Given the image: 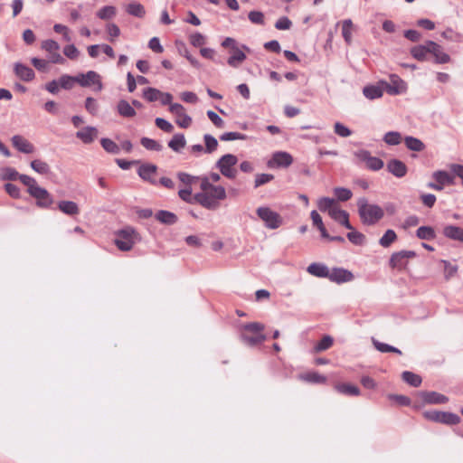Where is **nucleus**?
<instances>
[{"label": "nucleus", "instance_id": "obj_6", "mask_svg": "<svg viewBox=\"0 0 463 463\" xmlns=\"http://www.w3.org/2000/svg\"><path fill=\"white\" fill-rule=\"evenodd\" d=\"M41 48L48 53V59L53 64H64L66 60L59 52L60 44L54 40H44L42 42Z\"/></svg>", "mask_w": 463, "mask_h": 463}, {"label": "nucleus", "instance_id": "obj_23", "mask_svg": "<svg viewBox=\"0 0 463 463\" xmlns=\"http://www.w3.org/2000/svg\"><path fill=\"white\" fill-rule=\"evenodd\" d=\"M433 179L439 183L441 186H445L448 184H454V175H450L447 171H436L432 175Z\"/></svg>", "mask_w": 463, "mask_h": 463}, {"label": "nucleus", "instance_id": "obj_56", "mask_svg": "<svg viewBox=\"0 0 463 463\" xmlns=\"http://www.w3.org/2000/svg\"><path fill=\"white\" fill-rule=\"evenodd\" d=\"M222 141L246 140L247 136L239 132H226L220 136Z\"/></svg>", "mask_w": 463, "mask_h": 463}, {"label": "nucleus", "instance_id": "obj_51", "mask_svg": "<svg viewBox=\"0 0 463 463\" xmlns=\"http://www.w3.org/2000/svg\"><path fill=\"white\" fill-rule=\"evenodd\" d=\"M161 96V90L148 87L143 90V97L149 102H154L159 99Z\"/></svg>", "mask_w": 463, "mask_h": 463}, {"label": "nucleus", "instance_id": "obj_33", "mask_svg": "<svg viewBox=\"0 0 463 463\" xmlns=\"http://www.w3.org/2000/svg\"><path fill=\"white\" fill-rule=\"evenodd\" d=\"M402 380L411 386L418 387L420 385L422 380L419 374H416L410 371H404L402 373Z\"/></svg>", "mask_w": 463, "mask_h": 463}, {"label": "nucleus", "instance_id": "obj_60", "mask_svg": "<svg viewBox=\"0 0 463 463\" xmlns=\"http://www.w3.org/2000/svg\"><path fill=\"white\" fill-rule=\"evenodd\" d=\"M177 177L180 180L181 183H183L186 187H191V184L199 180V176H194L187 173L180 172L177 174Z\"/></svg>", "mask_w": 463, "mask_h": 463}, {"label": "nucleus", "instance_id": "obj_5", "mask_svg": "<svg viewBox=\"0 0 463 463\" xmlns=\"http://www.w3.org/2000/svg\"><path fill=\"white\" fill-rule=\"evenodd\" d=\"M256 213L269 229H277L282 223L280 215L269 207H259Z\"/></svg>", "mask_w": 463, "mask_h": 463}, {"label": "nucleus", "instance_id": "obj_41", "mask_svg": "<svg viewBox=\"0 0 463 463\" xmlns=\"http://www.w3.org/2000/svg\"><path fill=\"white\" fill-rule=\"evenodd\" d=\"M100 144L104 150H106L108 153L118 155L120 152V146L109 138H101Z\"/></svg>", "mask_w": 463, "mask_h": 463}, {"label": "nucleus", "instance_id": "obj_21", "mask_svg": "<svg viewBox=\"0 0 463 463\" xmlns=\"http://www.w3.org/2000/svg\"><path fill=\"white\" fill-rule=\"evenodd\" d=\"M117 111L121 117L127 118H134L137 114L135 109L131 106V104L125 99H120L118 102Z\"/></svg>", "mask_w": 463, "mask_h": 463}, {"label": "nucleus", "instance_id": "obj_2", "mask_svg": "<svg viewBox=\"0 0 463 463\" xmlns=\"http://www.w3.org/2000/svg\"><path fill=\"white\" fill-rule=\"evenodd\" d=\"M22 183L27 186V192L31 196L36 199V204L41 208H48L52 203V197L50 193L38 185L36 180L31 176H22Z\"/></svg>", "mask_w": 463, "mask_h": 463}, {"label": "nucleus", "instance_id": "obj_17", "mask_svg": "<svg viewBox=\"0 0 463 463\" xmlns=\"http://www.w3.org/2000/svg\"><path fill=\"white\" fill-rule=\"evenodd\" d=\"M194 201L208 210H216L220 206L217 200L210 197L204 193H197L194 194Z\"/></svg>", "mask_w": 463, "mask_h": 463}, {"label": "nucleus", "instance_id": "obj_10", "mask_svg": "<svg viewBox=\"0 0 463 463\" xmlns=\"http://www.w3.org/2000/svg\"><path fill=\"white\" fill-rule=\"evenodd\" d=\"M157 171V166L154 164L145 163L142 164L138 170L137 174L141 179L150 183L151 184H156L157 181L155 178V175Z\"/></svg>", "mask_w": 463, "mask_h": 463}, {"label": "nucleus", "instance_id": "obj_59", "mask_svg": "<svg viewBox=\"0 0 463 463\" xmlns=\"http://www.w3.org/2000/svg\"><path fill=\"white\" fill-rule=\"evenodd\" d=\"M106 32L109 34V42L113 43L120 35V29L116 24H108Z\"/></svg>", "mask_w": 463, "mask_h": 463}, {"label": "nucleus", "instance_id": "obj_37", "mask_svg": "<svg viewBox=\"0 0 463 463\" xmlns=\"http://www.w3.org/2000/svg\"><path fill=\"white\" fill-rule=\"evenodd\" d=\"M204 194H208L214 200H217L218 203L226 198V191L224 187L221 185H213V187H211L209 191L205 192Z\"/></svg>", "mask_w": 463, "mask_h": 463}, {"label": "nucleus", "instance_id": "obj_22", "mask_svg": "<svg viewBox=\"0 0 463 463\" xmlns=\"http://www.w3.org/2000/svg\"><path fill=\"white\" fill-rule=\"evenodd\" d=\"M443 235L450 240L462 241L463 229L456 225H447L443 229Z\"/></svg>", "mask_w": 463, "mask_h": 463}, {"label": "nucleus", "instance_id": "obj_53", "mask_svg": "<svg viewBox=\"0 0 463 463\" xmlns=\"http://www.w3.org/2000/svg\"><path fill=\"white\" fill-rule=\"evenodd\" d=\"M347 239L354 245H363L365 241V236L355 230H350L347 233Z\"/></svg>", "mask_w": 463, "mask_h": 463}, {"label": "nucleus", "instance_id": "obj_20", "mask_svg": "<svg viewBox=\"0 0 463 463\" xmlns=\"http://www.w3.org/2000/svg\"><path fill=\"white\" fill-rule=\"evenodd\" d=\"M307 271L315 277L328 279L330 269L323 263L313 262L307 267Z\"/></svg>", "mask_w": 463, "mask_h": 463}, {"label": "nucleus", "instance_id": "obj_48", "mask_svg": "<svg viewBox=\"0 0 463 463\" xmlns=\"http://www.w3.org/2000/svg\"><path fill=\"white\" fill-rule=\"evenodd\" d=\"M203 140L205 144V153L206 154H212L214 152L218 147V140L210 134H205L203 136Z\"/></svg>", "mask_w": 463, "mask_h": 463}, {"label": "nucleus", "instance_id": "obj_32", "mask_svg": "<svg viewBox=\"0 0 463 463\" xmlns=\"http://www.w3.org/2000/svg\"><path fill=\"white\" fill-rule=\"evenodd\" d=\"M317 207L321 212H327L330 215L331 211L335 210L338 206L336 205L335 199L322 197L317 202Z\"/></svg>", "mask_w": 463, "mask_h": 463}, {"label": "nucleus", "instance_id": "obj_14", "mask_svg": "<svg viewBox=\"0 0 463 463\" xmlns=\"http://www.w3.org/2000/svg\"><path fill=\"white\" fill-rule=\"evenodd\" d=\"M12 144L18 151L24 154H32L34 151L33 144L19 135H15L12 137Z\"/></svg>", "mask_w": 463, "mask_h": 463}, {"label": "nucleus", "instance_id": "obj_50", "mask_svg": "<svg viewBox=\"0 0 463 463\" xmlns=\"http://www.w3.org/2000/svg\"><path fill=\"white\" fill-rule=\"evenodd\" d=\"M383 141L390 146H396L402 142V135L397 131H389L383 137Z\"/></svg>", "mask_w": 463, "mask_h": 463}, {"label": "nucleus", "instance_id": "obj_34", "mask_svg": "<svg viewBox=\"0 0 463 463\" xmlns=\"http://www.w3.org/2000/svg\"><path fill=\"white\" fill-rule=\"evenodd\" d=\"M430 47L428 46V42L424 44L417 45L411 48V54L413 58L418 61H423L426 58L427 53H429Z\"/></svg>", "mask_w": 463, "mask_h": 463}, {"label": "nucleus", "instance_id": "obj_55", "mask_svg": "<svg viewBox=\"0 0 463 463\" xmlns=\"http://www.w3.org/2000/svg\"><path fill=\"white\" fill-rule=\"evenodd\" d=\"M443 266H444V277L447 280L450 279L451 278L455 277L458 267L457 265L451 264L448 260H441Z\"/></svg>", "mask_w": 463, "mask_h": 463}, {"label": "nucleus", "instance_id": "obj_7", "mask_svg": "<svg viewBox=\"0 0 463 463\" xmlns=\"http://www.w3.org/2000/svg\"><path fill=\"white\" fill-rule=\"evenodd\" d=\"M77 83L81 87L87 88L90 85H95V90L100 91L103 89L100 76L94 71H89L86 73H80L77 75Z\"/></svg>", "mask_w": 463, "mask_h": 463}, {"label": "nucleus", "instance_id": "obj_29", "mask_svg": "<svg viewBox=\"0 0 463 463\" xmlns=\"http://www.w3.org/2000/svg\"><path fill=\"white\" fill-rule=\"evenodd\" d=\"M406 147L414 152H420L425 149L424 143L417 137L407 136L404 138Z\"/></svg>", "mask_w": 463, "mask_h": 463}, {"label": "nucleus", "instance_id": "obj_26", "mask_svg": "<svg viewBox=\"0 0 463 463\" xmlns=\"http://www.w3.org/2000/svg\"><path fill=\"white\" fill-rule=\"evenodd\" d=\"M22 176H27V175L19 174L13 167L6 166V167L1 168V170H0V177L2 180L15 181V180L19 179L22 182Z\"/></svg>", "mask_w": 463, "mask_h": 463}, {"label": "nucleus", "instance_id": "obj_44", "mask_svg": "<svg viewBox=\"0 0 463 463\" xmlns=\"http://www.w3.org/2000/svg\"><path fill=\"white\" fill-rule=\"evenodd\" d=\"M140 143L146 149L150 151L158 152L163 149V146L158 141L149 137H142Z\"/></svg>", "mask_w": 463, "mask_h": 463}, {"label": "nucleus", "instance_id": "obj_62", "mask_svg": "<svg viewBox=\"0 0 463 463\" xmlns=\"http://www.w3.org/2000/svg\"><path fill=\"white\" fill-rule=\"evenodd\" d=\"M243 330L253 333L255 335L261 334L264 329V325L259 322H252L243 325Z\"/></svg>", "mask_w": 463, "mask_h": 463}, {"label": "nucleus", "instance_id": "obj_36", "mask_svg": "<svg viewBox=\"0 0 463 463\" xmlns=\"http://www.w3.org/2000/svg\"><path fill=\"white\" fill-rule=\"evenodd\" d=\"M77 76H71L69 74H63L58 79L60 88L66 90H71L77 83Z\"/></svg>", "mask_w": 463, "mask_h": 463}, {"label": "nucleus", "instance_id": "obj_61", "mask_svg": "<svg viewBox=\"0 0 463 463\" xmlns=\"http://www.w3.org/2000/svg\"><path fill=\"white\" fill-rule=\"evenodd\" d=\"M248 18L254 24L263 25L265 24L264 14L260 11H250Z\"/></svg>", "mask_w": 463, "mask_h": 463}, {"label": "nucleus", "instance_id": "obj_16", "mask_svg": "<svg viewBox=\"0 0 463 463\" xmlns=\"http://www.w3.org/2000/svg\"><path fill=\"white\" fill-rule=\"evenodd\" d=\"M98 136V129L94 127H85L76 132V137L80 139L84 144L92 143Z\"/></svg>", "mask_w": 463, "mask_h": 463}, {"label": "nucleus", "instance_id": "obj_11", "mask_svg": "<svg viewBox=\"0 0 463 463\" xmlns=\"http://www.w3.org/2000/svg\"><path fill=\"white\" fill-rule=\"evenodd\" d=\"M243 50L250 51V48L246 45H241V47L233 48L232 51H231V55L228 58V64L231 67L238 68L245 60H246V54L244 53Z\"/></svg>", "mask_w": 463, "mask_h": 463}, {"label": "nucleus", "instance_id": "obj_35", "mask_svg": "<svg viewBox=\"0 0 463 463\" xmlns=\"http://www.w3.org/2000/svg\"><path fill=\"white\" fill-rule=\"evenodd\" d=\"M416 235L420 240L431 241L436 237L435 231L430 226H420L416 232Z\"/></svg>", "mask_w": 463, "mask_h": 463}, {"label": "nucleus", "instance_id": "obj_18", "mask_svg": "<svg viewBox=\"0 0 463 463\" xmlns=\"http://www.w3.org/2000/svg\"><path fill=\"white\" fill-rule=\"evenodd\" d=\"M14 72L17 77L24 81H31L35 76L33 69L20 62L14 64Z\"/></svg>", "mask_w": 463, "mask_h": 463}, {"label": "nucleus", "instance_id": "obj_1", "mask_svg": "<svg viewBox=\"0 0 463 463\" xmlns=\"http://www.w3.org/2000/svg\"><path fill=\"white\" fill-rule=\"evenodd\" d=\"M358 214L363 224L373 226L384 216L383 209L375 203H370L365 197L357 200Z\"/></svg>", "mask_w": 463, "mask_h": 463}, {"label": "nucleus", "instance_id": "obj_45", "mask_svg": "<svg viewBox=\"0 0 463 463\" xmlns=\"http://www.w3.org/2000/svg\"><path fill=\"white\" fill-rule=\"evenodd\" d=\"M241 338L248 345L253 346L264 342L266 340V335L263 334H259L253 336H250L243 333L241 334Z\"/></svg>", "mask_w": 463, "mask_h": 463}, {"label": "nucleus", "instance_id": "obj_57", "mask_svg": "<svg viewBox=\"0 0 463 463\" xmlns=\"http://www.w3.org/2000/svg\"><path fill=\"white\" fill-rule=\"evenodd\" d=\"M459 420L460 418L457 414L442 411V416L440 417L439 422L449 425H455L459 422Z\"/></svg>", "mask_w": 463, "mask_h": 463}, {"label": "nucleus", "instance_id": "obj_25", "mask_svg": "<svg viewBox=\"0 0 463 463\" xmlns=\"http://www.w3.org/2000/svg\"><path fill=\"white\" fill-rule=\"evenodd\" d=\"M58 208L61 212L67 215H77L80 213L79 206L72 201H61L58 203Z\"/></svg>", "mask_w": 463, "mask_h": 463}, {"label": "nucleus", "instance_id": "obj_64", "mask_svg": "<svg viewBox=\"0 0 463 463\" xmlns=\"http://www.w3.org/2000/svg\"><path fill=\"white\" fill-rule=\"evenodd\" d=\"M85 109L91 115H96L99 110V104L97 100L91 97H88L85 100Z\"/></svg>", "mask_w": 463, "mask_h": 463}, {"label": "nucleus", "instance_id": "obj_52", "mask_svg": "<svg viewBox=\"0 0 463 463\" xmlns=\"http://www.w3.org/2000/svg\"><path fill=\"white\" fill-rule=\"evenodd\" d=\"M63 54L68 59H70L71 61H75V60L79 59V57L80 55V52L73 43H71V44L64 46Z\"/></svg>", "mask_w": 463, "mask_h": 463}, {"label": "nucleus", "instance_id": "obj_46", "mask_svg": "<svg viewBox=\"0 0 463 463\" xmlns=\"http://www.w3.org/2000/svg\"><path fill=\"white\" fill-rule=\"evenodd\" d=\"M300 379L312 383H324L326 381V378L324 375L316 372L302 374L300 375Z\"/></svg>", "mask_w": 463, "mask_h": 463}, {"label": "nucleus", "instance_id": "obj_19", "mask_svg": "<svg viewBox=\"0 0 463 463\" xmlns=\"http://www.w3.org/2000/svg\"><path fill=\"white\" fill-rule=\"evenodd\" d=\"M335 222L345 226L348 230H353V226L349 222V214L347 212L337 207L335 210L331 211V214L329 215Z\"/></svg>", "mask_w": 463, "mask_h": 463}, {"label": "nucleus", "instance_id": "obj_13", "mask_svg": "<svg viewBox=\"0 0 463 463\" xmlns=\"http://www.w3.org/2000/svg\"><path fill=\"white\" fill-rule=\"evenodd\" d=\"M428 46L430 47L429 53H431L435 57L437 63L444 64L449 61V56L443 52L439 44L432 41H428Z\"/></svg>", "mask_w": 463, "mask_h": 463}, {"label": "nucleus", "instance_id": "obj_15", "mask_svg": "<svg viewBox=\"0 0 463 463\" xmlns=\"http://www.w3.org/2000/svg\"><path fill=\"white\" fill-rule=\"evenodd\" d=\"M387 169L396 177H403L407 174L406 165L399 159H392L387 164Z\"/></svg>", "mask_w": 463, "mask_h": 463}, {"label": "nucleus", "instance_id": "obj_9", "mask_svg": "<svg viewBox=\"0 0 463 463\" xmlns=\"http://www.w3.org/2000/svg\"><path fill=\"white\" fill-rule=\"evenodd\" d=\"M328 279L336 284L350 282L354 279V274L344 268H334L329 271Z\"/></svg>", "mask_w": 463, "mask_h": 463}, {"label": "nucleus", "instance_id": "obj_8", "mask_svg": "<svg viewBox=\"0 0 463 463\" xmlns=\"http://www.w3.org/2000/svg\"><path fill=\"white\" fill-rule=\"evenodd\" d=\"M292 163L293 157L289 153L279 151L272 155L271 159L268 162V165L270 168L288 167Z\"/></svg>", "mask_w": 463, "mask_h": 463}, {"label": "nucleus", "instance_id": "obj_47", "mask_svg": "<svg viewBox=\"0 0 463 463\" xmlns=\"http://www.w3.org/2000/svg\"><path fill=\"white\" fill-rule=\"evenodd\" d=\"M33 170L41 175H46L50 172L49 165L40 159L33 160L30 164Z\"/></svg>", "mask_w": 463, "mask_h": 463}, {"label": "nucleus", "instance_id": "obj_49", "mask_svg": "<svg viewBox=\"0 0 463 463\" xmlns=\"http://www.w3.org/2000/svg\"><path fill=\"white\" fill-rule=\"evenodd\" d=\"M397 235L393 230H387L379 241L381 246L388 248L395 240Z\"/></svg>", "mask_w": 463, "mask_h": 463}, {"label": "nucleus", "instance_id": "obj_58", "mask_svg": "<svg viewBox=\"0 0 463 463\" xmlns=\"http://www.w3.org/2000/svg\"><path fill=\"white\" fill-rule=\"evenodd\" d=\"M383 161L376 156H370L366 167L372 171H378L383 167Z\"/></svg>", "mask_w": 463, "mask_h": 463}, {"label": "nucleus", "instance_id": "obj_24", "mask_svg": "<svg viewBox=\"0 0 463 463\" xmlns=\"http://www.w3.org/2000/svg\"><path fill=\"white\" fill-rule=\"evenodd\" d=\"M363 94L366 99L373 100L383 97V90L377 85H367L364 87Z\"/></svg>", "mask_w": 463, "mask_h": 463}, {"label": "nucleus", "instance_id": "obj_28", "mask_svg": "<svg viewBox=\"0 0 463 463\" xmlns=\"http://www.w3.org/2000/svg\"><path fill=\"white\" fill-rule=\"evenodd\" d=\"M186 145L184 134H175L168 142V146L175 152H180Z\"/></svg>", "mask_w": 463, "mask_h": 463}, {"label": "nucleus", "instance_id": "obj_31", "mask_svg": "<svg viewBox=\"0 0 463 463\" xmlns=\"http://www.w3.org/2000/svg\"><path fill=\"white\" fill-rule=\"evenodd\" d=\"M156 219L165 224H175L177 222V216L168 211L161 210L156 214Z\"/></svg>", "mask_w": 463, "mask_h": 463}, {"label": "nucleus", "instance_id": "obj_43", "mask_svg": "<svg viewBox=\"0 0 463 463\" xmlns=\"http://www.w3.org/2000/svg\"><path fill=\"white\" fill-rule=\"evenodd\" d=\"M353 22L351 19H345L342 22V35L346 43H352Z\"/></svg>", "mask_w": 463, "mask_h": 463}, {"label": "nucleus", "instance_id": "obj_4", "mask_svg": "<svg viewBox=\"0 0 463 463\" xmlns=\"http://www.w3.org/2000/svg\"><path fill=\"white\" fill-rule=\"evenodd\" d=\"M237 163L238 158L236 156L232 154H226L216 162V167L225 177L234 179L237 175V170L234 167Z\"/></svg>", "mask_w": 463, "mask_h": 463}, {"label": "nucleus", "instance_id": "obj_3", "mask_svg": "<svg viewBox=\"0 0 463 463\" xmlns=\"http://www.w3.org/2000/svg\"><path fill=\"white\" fill-rule=\"evenodd\" d=\"M139 240L137 231L128 226L116 232L115 244L120 250L128 251Z\"/></svg>", "mask_w": 463, "mask_h": 463}, {"label": "nucleus", "instance_id": "obj_27", "mask_svg": "<svg viewBox=\"0 0 463 463\" xmlns=\"http://www.w3.org/2000/svg\"><path fill=\"white\" fill-rule=\"evenodd\" d=\"M126 12L135 17L143 18L146 14V9L143 5L137 2H131L126 5Z\"/></svg>", "mask_w": 463, "mask_h": 463}, {"label": "nucleus", "instance_id": "obj_40", "mask_svg": "<svg viewBox=\"0 0 463 463\" xmlns=\"http://www.w3.org/2000/svg\"><path fill=\"white\" fill-rule=\"evenodd\" d=\"M334 344L332 336L326 335L314 346V352L320 353L329 349Z\"/></svg>", "mask_w": 463, "mask_h": 463}, {"label": "nucleus", "instance_id": "obj_39", "mask_svg": "<svg viewBox=\"0 0 463 463\" xmlns=\"http://www.w3.org/2000/svg\"><path fill=\"white\" fill-rule=\"evenodd\" d=\"M335 389L344 394L351 395V396H358L360 394V390L357 386L348 384V383H341L335 386Z\"/></svg>", "mask_w": 463, "mask_h": 463}, {"label": "nucleus", "instance_id": "obj_38", "mask_svg": "<svg viewBox=\"0 0 463 463\" xmlns=\"http://www.w3.org/2000/svg\"><path fill=\"white\" fill-rule=\"evenodd\" d=\"M373 345L375 349L381 353H395L398 354H402V351L392 345L388 344L382 343L376 339L373 338Z\"/></svg>", "mask_w": 463, "mask_h": 463}, {"label": "nucleus", "instance_id": "obj_12", "mask_svg": "<svg viewBox=\"0 0 463 463\" xmlns=\"http://www.w3.org/2000/svg\"><path fill=\"white\" fill-rule=\"evenodd\" d=\"M386 90L391 95H397L406 90V84L399 76L391 75L390 83H386Z\"/></svg>", "mask_w": 463, "mask_h": 463}, {"label": "nucleus", "instance_id": "obj_54", "mask_svg": "<svg viewBox=\"0 0 463 463\" xmlns=\"http://www.w3.org/2000/svg\"><path fill=\"white\" fill-rule=\"evenodd\" d=\"M334 194L338 201L346 202L352 198L353 193L350 189L345 187H335Z\"/></svg>", "mask_w": 463, "mask_h": 463}, {"label": "nucleus", "instance_id": "obj_63", "mask_svg": "<svg viewBox=\"0 0 463 463\" xmlns=\"http://www.w3.org/2000/svg\"><path fill=\"white\" fill-rule=\"evenodd\" d=\"M334 130L341 137H347L352 135V131L344 124L336 122L334 125Z\"/></svg>", "mask_w": 463, "mask_h": 463}, {"label": "nucleus", "instance_id": "obj_30", "mask_svg": "<svg viewBox=\"0 0 463 463\" xmlns=\"http://www.w3.org/2000/svg\"><path fill=\"white\" fill-rule=\"evenodd\" d=\"M423 400L427 403L440 404L445 403L448 401V398L436 392H426L423 393Z\"/></svg>", "mask_w": 463, "mask_h": 463}, {"label": "nucleus", "instance_id": "obj_42", "mask_svg": "<svg viewBox=\"0 0 463 463\" xmlns=\"http://www.w3.org/2000/svg\"><path fill=\"white\" fill-rule=\"evenodd\" d=\"M117 14V9L112 5H106L97 12V16L101 20H109Z\"/></svg>", "mask_w": 463, "mask_h": 463}]
</instances>
